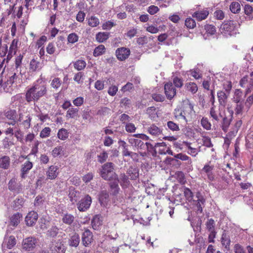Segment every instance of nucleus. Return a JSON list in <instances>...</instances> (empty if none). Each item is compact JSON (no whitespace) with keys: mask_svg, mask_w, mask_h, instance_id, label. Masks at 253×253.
<instances>
[{"mask_svg":"<svg viewBox=\"0 0 253 253\" xmlns=\"http://www.w3.org/2000/svg\"><path fill=\"white\" fill-rule=\"evenodd\" d=\"M47 93L46 85L42 79L38 80L26 93V100L28 102H37Z\"/></svg>","mask_w":253,"mask_h":253,"instance_id":"1","label":"nucleus"},{"mask_svg":"<svg viewBox=\"0 0 253 253\" xmlns=\"http://www.w3.org/2000/svg\"><path fill=\"white\" fill-rule=\"evenodd\" d=\"M183 192L186 199L197 207L198 212L201 213H202V206L205 204L206 201L201 193L200 192H197L194 197L191 190L186 187L183 188Z\"/></svg>","mask_w":253,"mask_h":253,"instance_id":"2","label":"nucleus"},{"mask_svg":"<svg viewBox=\"0 0 253 253\" xmlns=\"http://www.w3.org/2000/svg\"><path fill=\"white\" fill-rule=\"evenodd\" d=\"M115 165L112 162H108L102 166L100 170V175L102 178L106 180L116 179L117 174L114 172Z\"/></svg>","mask_w":253,"mask_h":253,"instance_id":"3","label":"nucleus"},{"mask_svg":"<svg viewBox=\"0 0 253 253\" xmlns=\"http://www.w3.org/2000/svg\"><path fill=\"white\" fill-rule=\"evenodd\" d=\"M4 71V68L1 73V79L0 80V87H2L4 84L5 86H11L13 84H20L22 82L21 79L20 78V75H17L16 73L13 72H8L6 74L5 78L6 80L3 83L2 75Z\"/></svg>","mask_w":253,"mask_h":253,"instance_id":"4","label":"nucleus"},{"mask_svg":"<svg viewBox=\"0 0 253 253\" xmlns=\"http://www.w3.org/2000/svg\"><path fill=\"white\" fill-rule=\"evenodd\" d=\"M133 137L130 138L128 140L129 142L135 147H137L138 148L141 150H145L146 147V144L144 143L142 140H147L149 139V137L146 134L140 133V134H135L133 135Z\"/></svg>","mask_w":253,"mask_h":253,"instance_id":"5","label":"nucleus"},{"mask_svg":"<svg viewBox=\"0 0 253 253\" xmlns=\"http://www.w3.org/2000/svg\"><path fill=\"white\" fill-rule=\"evenodd\" d=\"M183 120L185 125H187L188 121L192 119V115L195 114L194 106L190 102L185 103L183 107Z\"/></svg>","mask_w":253,"mask_h":253,"instance_id":"6","label":"nucleus"},{"mask_svg":"<svg viewBox=\"0 0 253 253\" xmlns=\"http://www.w3.org/2000/svg\"><path fill=\"white\" fill-rule=\"evenodd\" d=\"M93 235L92 233L88 229L84 228L82 234V244L84 247H89L93 242Z\"/></svg>","mask_w":253,"mask_h":253,"instance_id":"7","label":"nucleus"},{"mask_svg":"<svg viewBox=\"0 0 253 253\" xmlns=\"http://www.w3.org/2000/svg\"><path fill=\"white\" fill-rule=\"evenodd\" d=\"M8 189L14 193L19 194L22 190V185L18 182L15 177L11 178L8 183Z\"/></svg>","mask_w":253,"mask_h":253,"instance_id":"8","label":"nucleus"},{"mask_svg":"<svg viewBox=\"0 0 253 253\" xmlns=\"http://www.w3.org/2000/svg\"><path fill=\"white\" fill-rule=\"evenodd\" d=\"M4 115L5 118L10 121V122H6L5 124L14 126L17 123L18 115L15 110L9 109L5 111Z\"/></svg>","mask_w":253,"mask_h":253,"instance_id":"9","label":"nucleus"},{"mask_svg":"<svg viewBox=\"0 0 253 253\" xmlns=\"http://www.w3.org/2000/svg\"><path fill=\"white\" fill-rule=\"evenodd\" d=\"M91 198L88 195L85 196L77 204L78 209L80 211H85L88 210L91 204Z\"/></svg>","mask_w":253,"mask_h":253,"instance_id":"10","label":"nucleus"},{"mask_svg":"<svg viewBox=\"0 0 253 253\" xmlns=\"http://www.w3.org/2000/svg\"><path fill=\"white\" fill-rule=\"evenodd\" d=\"M51 253H65V248L60 240L52 242L50 245Z\"/></svg>","mask_w":253,"mask_h":253,"instance_id":"11","label":"nucleus"},{"mask_svg":"<svg viewBox=\"0 0 253 253\" xmlns=\"http://www.w3.org/2000/svg\"><path fill=\"white\" fill-rule=\"evenodd\" d=\"M31 120L32 118L30 114H28L25 116L22 113H20L17 122H19L24 128L27 129L31 126Z\"/></svg>","mask_w":253,"mask_h":253,"instance_id":"12","label":"nucleus"},{"mask_svg":"<svg viewBox=\"0 0 253 253\" xmlns=\"http://www.w3.org/2000/svg\"><path fill=\"white\" fill-rule=\"evenodd\" d=\"M38 218V213L34 211H31L25 217V221L27 226H33L36 224Z\"/></svg>","mask_w":253,"mask_h":253,"instance_id":"13","label":"nucleus"},{"mask_svg":"<svg viewBox=\"0 0 253 253\" xmlns=\"http://www.w3.org/2000/svg\"><path fill=\"white\" fill-rule=\"evenodd\" d=\"M37 244V240L34 237H28L23 240L22 246L24 249L26 251H31L33 249Z\"/></svg>","mask_w":253,"mask_h":253,"instance_id":"14","label":"nucleus"},{"mask_svg":"<svg viewBox=\"0 0 253 253\" xmlns=\"http://www.w3.org/2000/svg\"><path fill=\"white\" fill-rule=\"evenodd\" d=\"M165 94L168 99L170 100L176 94V89L173 86L172 83H168L164 86Z\"/></svg>","mask_w":253,"mask_h":253,"instance_id":"15","label":"nucleus"},{"mask_svg":"<svg viewBox=\"0 0 253 253\" xmlns=\"http://www.w3.org/2000/svg\"><path fill=\"white\" fill-rule=\"evenodd\" d=\"M147 129L150 134L155 137H158L163 133V128L158 126L154 124H151L148 126Z\"/></svg>","mask_w":253,"mask_h":253,"instance_id":"16","label":"nucleus"},{"mask_svg":"<svg viewBox=\"0 0 253 253\" xmlns=\"http://www.w3.org/2000/svg\"><path fill=\"white\" fill-rule=\"evenodd\" d=\"M174 158H171V161L175 162L176 164L178 166L181 165V162L177 159L181 160L183 161H187L188 164H191L192 163V161L190 158L186 154L180 153L179 154H174Z\"/></svg>","mask_w":253,"mask_h":253,"instance_id":"17","label":"nucleus"},{"mask_svg":"<svg viewBox=\"0 0 253 253\" xmlns=\"http://www.w3.org/2000/svg\"><path fill=\"white\" fill-rule=\"evenodd\" d=\"M116 54L119 60L123 61L128 58L130 54V50L125 47L119 48L116 51Z\"/></svg>","mask_w":253,"mask_h":253,"instance_id":"18","label":"nucleus"},{"mask_svg":"<svg viewBox=\"0 0 253 253\" xmlns=\"http://www.w3.org/2000/svg\"><path fill=\"white\" fill-rule=\"evenodd\" d=\"M116 179H117L118 183L120 184L123 189L128 188L130 184L128 176L125 173H120L119 177L117 176Z\"/></svg>","mask_w":253,"mask_h":253,"instance_id":"19","label":"nucleus"},{"mask_svg":"<svg viewBox=\"0 0 253 253\" xmlns=\"http://www.w3.org/2000/svg\"><path fill=\"white\" fill-rule=\"evenodd\" d=\"M33 168V163L29 161L25 162L21 166L20 176L22 179L27 177L29 170Z\"/></svg>","mask_w":253,"mask_h":253,"instance_id":"20","label":"nucleus"},{"mask_svg":"<svg viewBox=\"0 0 253 253\" xmlns=\"http://www.w3.org/2000/svg\"><path fill=\"white\" fill-rule=\"evenodd\" d=\"M69 197L70 201L74 204L77 202L81 197V192L76 190L73 187L69 188Z\"/></svg>","mask_w":253,"mask_h":253,"instance_id":"21","label":"nucleus"},{"mask_svg":"<svg viewBox=\"0 0 253 253\" xmlns=\"http://www.w3.org/2000/svg\"><path fill=\"white\" fill-rule=\"evenodd\" d=\"M58 168L56 166H51L49 167L48 170L46 171L47 178L49 179H54L57 176V170Z\"/></svg>","mask_w":253,"mask_h":253,"instance_id":"22","label":"nucleus"},{"mask_svg":"<svg viewBox=\"0 0 253 253\" xmlns=\"http://www.w3.org/2000/svg\"><path fill=\"white\" fill-rule=\"evenodd\" d=\"M213 167L209 165H206L203 169L201 170L202 173H205L210 181H213L214 179V175L212 173V170Z\"/></svg>","mask_w":253,"mask_h":253,"instance_id":"23","label":"nucleus"},{"mask_svg":"<svg viewBox=\"0 0 253 253\" xmlns=\"http://www.w3.org/2000/svg\"><path fill=\"white\" fill-rule=\"evenodd\" d=\"M99 201L101 205L105 206L109 201V195L106 190H102L99 196Z\"/></svg>","mask_w":253,"mask_h":253,"instance_id":"24","label":"nucleus"},{"mask_svg":"<svg viewBox=\"0 0 253 253\" xmlns=\"http://www.w3.org/2000/svg\"><path fill=\"white\" fill-rule=\"evenodd\" d=\"M209 14L207 9L195 12L193 14V17L196 18L198 21H202L205 19Z\"/></svg>","mask_w":253,"mask_h":253,"instance_id":"25","label":"nucleus"},{"mask_svg":"<svg viewBox=\"0 0 253 253\" xmlns=\"http://www.w3.org/2000/svg\"><path fill=\"white\" fill-rule=\"evenodd\" d=\"M210 114L212 119L217 122L219 121L220 118H222L220 111L216 110L214 106L211 108Z\"/></svg>","mask_w":253,"mask_h":253,"instance_id":"26","label":"nucleus"},{"mask_svg":"<svg viewBox=\"0 0 253 253\" xmlns=\"http://www.w3.org/2000/svg\"><path fill=\"white\" fill-rule=\"evenodd\" d=\"M22 217V214L19 212H17L13 214L10 218V225L13 226H17L20 223V219Z\"/></svg>","mask_w":253,"mask_h":253,"instance_id":"27","label":"nucleus"},{"mask_svg":"<svg viewBox=\"0 0 253 253\" xmlns=\"http://www.w3.org/2000/svg\"><path fill=\"white\" fill-rule=\"evenodd\" d=\"M228 96V93L223 91H219L217 92V97L220 105L225 106L226 105Z\"/></svg>","mask_w":253,"mask_h":253,"instance_id":"28","label":"nucleus"},{"mask_svg":"<svg viewBox=\"0 0 253 253\" xmlns=\"http://www.w3.org/2000/svg\"><path fill=\"white\" fill-rule=\"evenodd\" d=\"M221 244L223 246H224L225 249L229 251L230 250V238L229 235H228L225 232L222 234L221 238Z\"/></svg>","mask_w":253,"mask_h":253,"instance_id":"29","label":"nucleus"},{"mask_svg":"<svg viewBox=\"0 0 253 253\" xmlns=\"http://www.w3.org/2000/svg\"><path fill=\"white\" fill-rule=\"evenodd\" d=\"M102 221L99 215H95L91 220V225L94 230H98L102 225Z\"/></svg>","mask_w":253,"mask_h":253,"instance_id":"30","label":"nucleus"},{"mask_svg":"<svg viewBox=\"0 0 253 253\" xmlns=\"http://www.w3.org/2000/svg\"><path fill=\"white\" fill-rule=\"evenodd\" d=\"M235 28L233 21H229L223 23L220 27V29L223 31L227 32H231L234 30Z\"/></svg>","mask_w":253,"mask_h":253,"instance_id":"31","label":"nucleus"},{"mask_svg":"<svg viewBox=\"0 0 253 253\" xmlns=\"http://www.w3.org/2000/svg\"><path fill=\"white\" fill-rule=\"evenodd\" d=\"M8 156H4L0 158V168L7 169L10 166V161Z\"/></svg>","mask_w":253,"mask_h":253,"instance_id":"32","label":"nucleus"},{"mask_svg":"<svg viewBox=\"0 0 253 253\" xmlns=\"http://www.w3.org/2000/svg\"><path fill=\"white\" fill-rule=\"evenodd\" d=\"M222 119L221 122V126L223 131L225 132H226L228 130L229 126L231 123V117L228 118L226 116H222Z\"/></svg>","mask_w":253,"mask_h":253,"instance_id":"33","label":"nucleus"},{"mask_svg":"<svg viewBox=\"0 0 253 253\" xmlns=\"http://www.w3.org/2000/svg\"><path fill=\"white\" fill-rule=\"evenodd\" d=\"M42 68V63L35 59H33L30 63V70L32 72L39 70Z\"/></svg>","mask_w":253,"mask_h":253,"instance_id":"34","label":"nucleus"},{"mask_svg":"<svg viewBox=\"0 0 253 253\" xmlns=\"http://www.w3.org/2000/svg\"><path fill=\"white\" fill-rule=\"evenodd\" d=\"M86 21H87L88 25L92 28L96 27L100 24L99 19L94 15H92L90 17L87 18Z\"/></svg>","mask_w":253,"mask_h":253,"instance_id":"35","label":"nucleus"},{"mask_svg":"<svg viewBox=\"0 0 253 253\" xmlns=\"http://www.w3.org/2000/svg\"><path fill=\"white\" fill-rule=\"evenodd\" d=\"M109 187L111 194L116 196L119 193L120 189L117 181L110 182Z\"/></svg>","mask_w":253,"mask_h":253,"instance_id":"36","label":"nucleus"},{"mask_svg":"<svg viewBox=\"0 0 253 253\" xmlns=\"http://www.w3.org/2000/svg\"><path fill=\"white\" fill-rule=\"evenodd\" d=\"M126 173L130 176L132 180H135L138 177L139 173L138 169L130 167L126 171Z\"/></svg>","mask_w":253,"mask_h":253,"instance_id":"37","label":"nucleus"},{"mask_svg":"<svg viewBox=\"0 0 253 253\" xmlns=\"http://www.w3.org/2000/svg\"><path fill=\"white\" fill-rule=\"evenodd\" d=\"M79 235L75 233L69 239V244L70 246L77 247L78 246L80 243Z\"/></svg>","mask_w":253,"mask_h":253,"instance_id":"38","label":"nucleus"},{"mask_svg":"<svg viewBox=\"0 0 253 253\" xmlns=\"http://www.w3.org/2000/svg\"><path fill=\"white\" fill-rule=\"evenodd\" d=\"M79 116V109L72 106L67 112L66 117L68 118H75Z\"/></svg>","mask_w":253,"mask_h":253,"instance_id":"39","label":"nucleus"},{"mask_svg":"<svg viewBox=\"0 0 253 253\" xmlns=\"http://www.w3.org/2000/svg\"><path fill=\"white\" fill-rule=\"evenodd\" d=\"M184 146H185L188 149L187 151L188 154L191 155L193 157H195L198 153V151L196 148H192L191 146V143L187 141H184L183 142Z\"/></svg>","mask_w":253,"mask_h":253,"instance_id":"40","label":"nucleus"},{"mask_svg":"<svg viewBox=\"0 0 253 253\" xmlns=\"http://www.w3.org/2000/svg\"><path fill=\"white\" fill-rule=\"evenodd\" d=\"M242 95H243V93H242V91L240 89H236L235 91L234 97L233 98V102H234L236 103L242 102L243 101V98H242Z\"/></svg>","mask_w":253,"mask_h":253,"instance_id":"41","label":"nucleus"},{"mask_svg":"<svg viewBox=\"0 0 253 253\" xmlns=\"http://www.w3.org/2000/svg\"><path fill=\"white\" fill-rule=\"evenodd\" d=\"M110 34L107 32H99L96 35V40L99 42H103L109 38Z\"/></svg>","mask_w":253,"mask_h":253,"instance_id":"42","label":"nucleus"},{"mask_svg":"<svg viewBox=\"0 0 253 253\" xmlns=\"http://www.w3.org/2000/svg\"><path fill=\"white\" fill-rule=\"evenodd\" d=\"M74 220L75 217L73 215L68 213L65 214L62 218L63 222L67 225H71Z\"/></svg>","mask_w":253,"mask_h":253,"instance_id":"43","label":"nucleus"},{"mask_svg":"<svg viewBox=\"0 0 253 253\" xmlns=\"http://www.w3.org/2000/svg\"><path fill=\"white\" fill-rule=\"evenodd\" d=\"M59 229L56 226H52L48 230L46 233V236L48 237L54 238L55 237L58 233Z\"/></svg>","mask_w":253,"mask_h":253,"instance_id":"44","label":"nucleus"},{"mask_svg":"<svg viewBox=\"0 0 253 253\" xmlns=\"http://www.w3.org/2000/svg\"><path fill=\"white\" fill-rule=\"evenodd\" d=\"M206 226L209 232L213 233V231H215V223L213 219H208L206 223Z\"/></svg>","mask_w":253,"mask_h":253,"instance_id":"45","label":"nucleus"},{"mask_svg":"<svg viewBox=\"0 0 253 253\" xmlns=\"http://www.w3.org/2000/svg\"><path fill=\"white\" fill-rule=\"evenodd\" d=\"M145 149H146L149 152H151L155 147L166 146V143L164 142L161 143H156L154 146L148 142L145 143Z\"/></svg>","mask_w":253,"mask_h":253,"instance_id":"46","label":"nucleus"},{"mask_svg":"<svg viewBox=\"0 0 253 253\" xmlns=\"http://www.w3.org/2000/svg\"><path fill=\"white\" fill-rule=\"evenodd\" d=\"M186 89L192 93H195L198 90V86L194 83H188L185 84Z\"/></svg>","mask_w":253,"mask_h":253,"instance_id":"47","label":"nucleus"},{"mask_svg":"<svg viewBox=\"0 0 253 253\" xmlns=\"http://www.w3.org/2000/svg\"><path fill=\"white\" fill-rule=\"evenodd\" d=\"M86 65V62L83 60H78L74 63V68L78 71L83 70Z\"/></svg>","mask_w":253,"mask_h":253,"instance_id":"48","label":"nucleus"},{"mask_svg":"<svg viewBox=\"0 0 253 253\" xmlns=\"http://www.w3.org/2000/svg\"><path fill=\"white\" fill-rule=\"evenodd\" d=\"M24 200L23 198H16L13 203L12 207L15 210L20 209L23 206Z\"/></svg>","mask_w":253,"mask_h":253,"instance_id":"49","label":"nucleus"},{"mask_svg":"<svg viewBox=\"0 0 253 253\" xmlns=\"http://www.w3.org/2000/svg\"><path fill=\"white\" fill-rule=\"evenodd\" d=\"M68 135L69 133L67 130L63 128L59 129L57 133L58 138L62 140L66 139L68 137Z\"/></svg>","mask_w":253,"mask_h":253,"instance_id":"50","label":"nucleus"},{"mask_svg":"<svg viewBox=\"0 0 253 253\" xmlns=\"http://www.w3.org/2000/svg\"><path fill=\"white\" fill-rule=\"evenodd\" d=\"M105 51V47L104 45L100 44L96 47L93 51V55L97 57L103 54Z\"/></svg>","mask_w":253,"mask_h":253,"instance_id":"51","label":"nucleus"},{"mask_svg":"<svg viewBox=\"0 0 253 253\" xmlns=\"http://www.w3.org/2000/svg\"><path fill=\"white\" fill-rule=\"evenodd\" d=\"M230 9L234 13H238L241 10V6L238 2H232L230 5Z\"/></svg>","mask_w":253,"mask_h":253,"instance_id":"52","label":"nucleus"},{"mask_svg":"<svg viewBox=\"0 0 253 253\" xmlns=\"http://www.w3.org/2000/svg\"><path fill=\"white\" fill-rule=\"evenodd\" d=\"M201 124L207 130L211 129V124L207 118L203 117L201 120Z\"/></svg>","mask_w":253,"mask_h":253,"instance_id":"53","label":"nucleus"},{"mask_svg":"<svg viewBox=\"0 0 253 253\" xmlns=\"http://www.w3.org/2000/svg\"><path fill=\"white\" fill-rule=\"evenodd\" d=\"M7 247L11 249L16 244V240L14 236H11L5 240Z\"/></svg>","mask_w":253,"mask_h":253,"instance_id":"54","label":"nucleus"},{"mask_svg":"<svg viewBox=\"0 0 253 253\" xmlns=\"http://www.w3.org/2000/svg\"><path fill=\"white\" fill-rule=\"evenodd\" d=\"M147 114L151 119H154L157 116L156 109L155 107H150L147 109Z\"/></svg>","mask_w":253,"mask_h":253,"instance_id":"55","label":"nucleus"},{"mask_svg":"<svg viewBox=\"0 0 253 253\" xmlns=\"http://www.w3.org/2000/svg\"><path fill=\"white\" fill-rule=\"evenodd\" d=\"M110 112V109L107 107H100L97 112V115L99 116H105Z\"/></svg>","mask_w":253,"mask_h":253,"instance_id":"56","label":"nucleus"},{"mask_svg":"<svg viewBox=\"0 0 253 253\" xmlns=\"http://www.w3.org/2000/svg\"><path fill=\"white\" fill-rule=\"evenodd\" d=\"M120 105L122 107H125V108H128L131 105V101L130 99L125 97L121 100Z\"/></svg>","mask_w":253,"mask_h":253,"instance_id":"57","label":"nucleus"},{"mask_svg":"<svg viewBox=\"0 0 253 253\" xmlns=\"http://www.w3.org/2000/svg\"><path fill=\"white\" fill-rule=\"evenodd\" d=\"M185 26L189 29H193L196 26L195 21L192 18H187L185 21Z\"/></svg>","mask_w":253,"mask_h":253,"instance_id":"58","label":"nucleus"},{"mask_svg":"<svg viewBox=\"0 0 253 253\" xmlns=\"http://www.w3.org/2000/svg\"><path fill=\"white\" fill-rule=\"evenodd\" d=\"M78 39L79 36L75 33L70 34L67 38L68 42L71 43H74L78 42Z\"/></svg>","mask_w":253,"mask_h":253,"instance_id":"59","label":"nucleus"},{"mask_svg":"<svg viewBox=\"0 0 253 253\" xmlns=\"http://www.w3.org/2000/svg\"><path fill=\"white\" fill-rule=\"evenodd\" d=\"M205 29L208 34L213 35L216 32V28L214 26L210 24H207L205 26Z\"/></svg>","mask_w":253,"mask_h":253,"instance_id":"60","label":"nucleus"},{"mask_svg":"<svg viewBox=\"0 0 253 253\" xmlns=\"http://www.w3.org/2000/svg\"><path fill=\"white\" fill-rule=\"evenodd\" d=\"M62 84V81L59 78H55L51 82V86L55 89L58 88Z\"/></svg>","mask_w":253,"mask_h":253,"instance_id":"61","label":"nucleus"},{"mask_svg":"<svg viewBox=\"0 0 253 253\" xmlns=\"http://www.w3.org/2000/svg\"><path fill=\"white\" fill-rule=\"evenodd\" d=\"M167 126L169 129L172 131L179 130V127L178 125L172 121H168L167 122Z\"/></svg>","mask_w":253,"mask_h":253,"instance_id":"62","label":"nucleus"},{"mask_svg":"<svg viewBox=\"0 0 253 253\" xmlns=\"http://www.w3.org/2000/svg\"><path fill=\"white\" fill-rule=\"evenodd\" d=\"M63 147L58 146L53 149L52 151V155L53 157L55 158L56 157L59 156L61 153L63 152Z\"/></svg>","mask_w":253,"mask_h":253,"instance_id":"63","label":"nucleus"},{"mask_svg":"<svg viewBox=\"0 0 253 253\" xmlns=\"http://www.w3.org/2000/svg\"><path fill=\"white\" fill-rule=\"evenodd\" d=\"M173 83L175 86L178 88L181 87L183 84V80L177 77H174L173 78Z\"/></svg>","mask_w":253,"mask_h":253,"instance_id":"64","label":"nucleus"}]
</instances>
